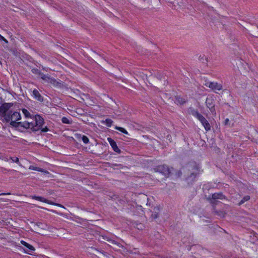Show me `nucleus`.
<instances>
[{"label": "nucleus", "mask_w": 258, "mask_h": 258, "mask_svg": "<svg viewBox=\"0 0 258 258\" xmlns=\"http://www.w3.org/2000/svg\"><path fill=\"white\" fill-rule=\"evenodd\" d=\"M82 140L85 144H88L89 142V140L88 138L85 135H83L82 137Z\"/></svg>", "instance_id": "26"}, {"label": "nucleus", "mask_w": 258, "mask_h": 258, "mask_svg": "<svg viewBox=\"0 0 258 258\" xmlns=\"http://www.w3.org/2000/svg\"><path fill=\"white\" fill-rule=\"evenodd\" d=\"M40 76H41V78H42V79H43L44 80H46V78H48V77L42 72Z\"/></svg>", "instance_id": "30"}, {"label": "nucleus", "mask_w": 258, "mask_h": 258, "mask_svg": "<svg viewBox=\"0 0 258 258\" xmlns=\"http://www.w3.org/2000/svg\"><path fill=\"white\" fill-rule=\"evenodd\" d=\"M158 217H159L158 214V213H153V214H152V215H151V217H152V219H157Z\"/></svg>", "instance_id": "29"}, {"label": "nucleus", "mask_w": 258, "mask_h": 258, "mask_svg": "<svg viewBox=\"0 0 258 258\" xmlns=\"http://www.w3.org/2000/svg\"><path fill=\"white\" fill-rule=\"evenodd\" d=\"M21 116L20 113L17 111L13 112L12 110H10L8 112V115L6 116L3 121H5L6 122H9L10 121V125L12 126V122H17V121L21 119Z\"/></svg>", "instance_id": "2"}, {"label": "nucleus", "mask_w": 258, "mask_h": 258, "mask_svg": "<svg viewBox=\"0 0 258 258\" xmlns=\"http://www.w3.org/2000/svg\"><path fill=\"white\" fill-rule=\"evenodd\" d=\"M22 111L26 118H34V116L32 115L27 109L25 108H23L22 109Z\"/></svg>", "instance_id": "17"}, {"label": "nucleus", "mask_w": 258, "mask_h": 258, "mask_svg": "<svg viewBox=\"0 0 258 258\" xmlns=\"http://www.w3.org/2000/svg\"><path fill=\"white\" fill-rule=\"evenodd\" d=\"M32 199L38 200V201L42 202L47 203V204H49L55 205H57V206H59V207H62V206H61L60 204H54L53 203L50 202L49 200H47V199H46L44 198H43L42 197H39V196H32Z\"/></svg>", "instance_id": "11"}, {"label": "nucleus", "mask_w": 258, "mask_h": 258, "mask_svg": "<svg viewBox=\"0 0 258 258\" xmlns=\"http://www.w3.org/2000/svg\"><path fill=\"white\" fill-rule=\"evenodd\" d=\"M42 133H46L49 131L48 128L47 126H45L44 127H41V128L40 129Z\"/></svg>", "instance_id": "27"}, {"label": "nucleus", "mask_w": 258, "mask_h": 258, "mask_svg": "<svg viewBox=\"0 0 258 258\" xmlns=\"http://www.w3.org/2000/svg\"><path fill=\"white\" fill-rule=\"evenodd\" d=\"M109 239H110V238H106V240H107V241H108V242H109Z\"/></svg>", "instance_id": "37"}, {"label": "nucleus", "mask_w": 258, "mask_h": 258, "mask_svg": "<svg viewBox=\"0 0 258 258\" xmlns=\"http://www.w3.org/2000/svg\"><path fill=\"white\" fill-rule=\"evenodd\" d=\"M114 166H120V167L122 166V165H121V164H115L114 165Z\"/></svg>", "instance_id": "36"}, {"label": "nucleus", "mask_w": 258, "mask_h": 258, "mask_svg": "<svg viewBox=\"0 0 258 258\" xmlns=\"http://www.w3.org/2000/svg\"><path fill=\"white\" fill-rule=\"evenodd\" d=\"M205 85L209 87L211 90L215 93H217V91H220L222 89V85L217 82H208L205 84Z\"/></svg>", "instance_id": "7"}, {"label": "nucleus", "mask_w": 258, "mask_h": 258, "mask_svg": "<svg viewBox=\"0 0 258 258\" xmlns=\"http://www.w3.org/2000/svg\"><path fill=\"white\" fill-rule=\"evenodd\" d=\"M214 212L215 213V214L218 216L219 217L222 218V217H224L225 216V213L222 211H217V210H214Z\"/></svg>", "instance_id": "19"}, {"label": "nucleus", "mask_w": 258, "mask_h": 258, "mask_svg": "<svg viewBox=\"0 0 258 258\" xmlns=\"http://www.w3.org/2000/svg\"><path fill=\"white\" fill-rule=\"evenodd\" d=\"M206 104L207 107L209 109L211 112L215 115L216 110L215 108V101L213 97H208L206 100Z\"/></svg>", "instance_id": "6"}, {"label": "nucleus", "mask_w": 258, "mask_h": 258, "mask_svg": "<svg viewBox=\"0 0 258 258\" xmlns=\"http://www.w3.org/2000/svg\"><path fill=\"white\" fill-rule=\"evenodd\" d=\"M105 122L107 126L110 127L112 125L113 121L110 118H107L105 119Z\"/></svg>", "instance_id": "20"}, {"label": "nucleus", "mask_w": 258, "mask_h": 258, "mask_svg": "<svg viewBox=\"0 0 258 258\" xmlns=\"http://www.w3.org/2000/svg\"><path fill=\"white\" fill-rule=\"evenodd\" d=\"M37 225L38 227H39L41 228L42 229H44V227H43L44 225H43V223H37Z\"/></svg>", "instance_id": "32"}, {"label": "nucleus", "mask_w": 258, "mask_h": 258, "mask_svg": "<svg viewBox=\"0 0 258 258\" xmlns=\"http://www.w3.org/2000/svg\"><path fill=\"white\" fill-rule=\"evenodd\" d=\"M11 159L14 162H16V163H19V158H17V157H11Z\"/></svg>", "instance_id": "28"}, {"label": "nucleus", "mask_w": 258, "mask_h": 258, "mask_svg": "<svg viewBox=\"0 0 258 258\" xmlns=\"http://www.w3.org/2000/svg\"><path fill=\"white\" fill-rule=\"evenodd\" d=\"M211 199L214 200H215L217 199L222 200L223 199H225V196L223 195V194L222 192L214 193L212 195Z\"/></svg>", "instance_id": "15"}, {"label": "nucleus", "mask_w": 258, "mask_h": 258, "mask_svg": "<svg viewBox=\"0 0 258 258\" xmlns=\"http://www.w3.org/2000/svg\"><path fill=\"white\" fill-rule=\"evenodd\" d=\"M250 200V196H244L242 199L239 202L238 204V206H240L244 204L245 202L248 201Z\"/></svg>", "instance_id": "18"}, {"label": "nucleus", "mask_w": 258, "mask_h": 258, "mask_svg": "<svg viewBox=\"0 0 258 258\" xmlns=\"http://www.w3.org/2000/svg\"><path fill=\"white\" fill-rule=\"evenodd\" d=\"M229 122V120L228 118H226V119H225V120H224V124L225 125L228 124Z\"/></svg>", "instance_id": "33"}, {"label": "nucleus", "mask_w": 258, "mask_h": 258, "mask_svg": "<svg viewBox=\"0 0 258 258\" xmlns=\"http://www.w3.org/2000/svg\"><path fill=\"white\" fill-rule=\"evenodd\" d=\"M11 195L10 192H7V193H2L0 194V195Z\"/></svg>", "instance_id": "35"}, {"label": "nucleus", "mask_w": 258, "mask_h": 258, "mask_svg": "<svg viewBox=\"0 0 258 258\" xmlns=\"http://www.w3.org/2000/svg\"><path fill=\"white\" fill-rule=\"evenodd\" d=\"M21 243L28 249V250H24L25 253L30 254V252L34 251L35 250V248L32 245L24 240H21Z\"/></svg>", "instance_id": "12"}, {"label": "nucleus", "mask_w": 258, "mask_h": 258, "mask_svg": "<svg viewBox=\"0 0 258 258\" xmlns=\"http://www.w3.org/2000/svg\"><path fill=\"white\" fill-rule=\"evenodd\" d=\"M115 129H116L117 130L126 134V135H128V133L127 132L123 127H119V126H116L115 127Z\"/></svg>", "instance_id": "21"}, {"label": "nucleus", "mask_w": 258, "mask_h": 258, "mask_svg": "<svg viewBox=\"0 0 258 258\" xmlns=\"http://www.w3.org/2000/svg\"><path fill=\"white\" fill-rule=\"evenodd\" d=\"M257 28H258V26H257Z\"/></svg>", "instance_id": "38"}, {"label": "nucleus", "mask_w": 258, "mask_h": 258, "mask_svg": "<svg viewBox=\"0 0 258 258\" xmlns=\"http://www.w3.org/2000/svg\"><path fill=\"white\" fill-rule=\"evenodd\" d=\"M35 121V126H32L31 127V130L33 132H36L40 130L41 128V127L44 123V120L43 118L39 114H36L34 116V118Z\"/></svg>", "instance_id": "3"}, {"label": "nucleus", "mask_w": 258, "mask_h": 258, "mask_svg": "<svg viewBox=\"0 0 258 258\" xmlns=\"http://www.w3.org/2000/svg\"><path fill=\"white\" fill-rule=\"evenodd\" d=\"M29 124H30V128L31 129V127H32V126H35L34 124L31 122H29Z\"/></svg>", "instance_id": "34"}, {"label": "nucleus", "mask_w": 258, "mask_h": 258, "mask_svg": "<svg viewBox=\"0 0 258 258\" xmlns=\"http://www.w3.org/2000/svg\"><path fill=\"white\" fill-rule=\"evenodd\" d=\"M13 105L12 103H4L0 106V115L3 119L8 115L9 110Z\"/></svg>", "instance_id": "5"}, {"label": "nucleus", "mask_w": 258, "mask_h": 258, "mask_svg": "<svg viewBox=\"0 0 258 258\" xmlns=\"http://www.w3.org/2000/svg\"><path fill=\"white\" fill-rule=\"evenodd\" d=\"M62 123L65 124H71V121L66 117H63L61 119Z\"/></svg>", "instance_id": "22"}, {"label": "nucleus", "mask_w": 258, "mask_h": 258, "mask_svg": "<svg viewBox=\"0 0 258 258\" xmlns=\"http://www.w3.org/2000/svg\"><path fill=\"white\" fill-rule=\"evenodd\" d=\"M189 111L191 114L198 119L206 131H209L211 130V125L208 121L197 110L190 107L189 109Z\"/></svg>", "instance_id": "1"}, {"label": "nucleus", "mask_w": 258, "mask_h": 258, "mask_svg": "<svg viewBox=\"0 0 258 258\" xmlns=\"http://www.w3.org/2000/svg\"><path fill=\"white\" fill-rule=\"evenodd\" d=\"M31 72L35 74H37L38 75H40L41 74V72H40L38 69L36 68H33L32 69Z\"/></svg>", "instance_id": "24"}, {"label": "nucleus", "mask_w": 258, "mask_h": 258, "mask_svg": "<svg viewBox=\"0 0 258 258\" xmlns=\"http://www.w3.org/2000/svg\"><path fill=\"white\" fill-rule=\"evenodd\" d=\"M107 141L114 152L118 154L121 153V150L118 148L116 143L112 138H108Z\"/></svg>", "instance_id": "10"}, {"label": "nucleus", "mask_w": 258, "mask_h": 258, "mask_svg": "<svg viewBox=\"0 0 258 258\" xmlns=\"http://www.w3.org/2000/svg\"><path fill=\"white\" fill-rule=\"evenodd\" d=\"M109 242L110 243L112 244L116 245H117V246H118L119 247H120L121 246V245L119 243H118V242H117L115 241V240H112V239H109Z\"/></svg>", "instance_id": "25"}, {"label": "nucleus", "mask_w": 258, "mask_h": 258, "mask_svg": "<svg viewBox=\"0 0 258 258\" xmlns=\"http://www.w3.org/2000/svg\"><path fill=\"white\" fill-rule=\"evenodd\" d=\"M188 170L190 171H196L197 172H200V167L196 162H190L187 165Z\"/></svg>", "instance_id": "9"}, {"label": "nucleus", "mask_w": 258, "mask_h": 258, "mask_svg": "<svg viewBox=\"0 0 258 258\" xmlns=\"http://www.w3.org/2000/svg\"><path fill=\"white\" fill-rule=\"evenodd\" d=\"M207 59L208 58L205 55H200L199 57V59L203 63H206L208 61Z\"/></svg>", "instance_id": "23"}, {"label": "nucleus", "mask_w": 258, "mask_h": 258, "mask_svg": "<svg viewBox=\"0 0 258 258\" xmlns=\"http://www.w3.org/2000/svg\"><path fill=\"white\" fill-rule=\"evenodd\" d=\"M175 102L177 104H179L180 105H183V104H184L186 102V101H185V99H184L183 98H182L179 96H176V98H175Z\"/></svg>", "instance_id": "16"}, {"label": "nucleus", "mask_w": 258, "mask_h": 258, "mask_svg": "<svg viewBox=\"0 0 258 258\" xmlns=\"http://www.w3.org/2000/svg\"><path fill=\"white\" fill-rule=\"evenodd\" d=\"M0 40H2V41H5L6 43H8V41H7V39H6L3 36H2L1 34H0Z\"/></svg>", "instance_id": "31"}, {"label": "nucleus", "mask_w": 258, "mask_h": 258, "mask_svg": "<svg viewBox=\"0 0 258 258\" xmlns=\"http://www.w3.org/2000/svg\"><path fill=\"white\" fill-rule=\"evenodd\" d=\"M33 95L34 98L39 102H43L44 100L43 97L40 94L39 91L35 89L33 91Z\"/></svg>", "instance_id": "13"}, {"label": "nucleus", "mask_w": 258, "mask_h": 258, "mask_svg": "<svg viewBox=\"0 0 258 258\" xmlns=\"http://www.w3.org/2000/svg\"><path fill=\"white\" fill-rule=\"evenodd\" d=\"M156 172H159L165 176H168L170 173L169 167L166 165H160L154 168Z\"/></svg>", "instance_id": "4"}, {"label": "nucleus", "mask_w": 258, "mask_h": 258, "mask_svg": "<svg viewBox=\"0 0 258 258\" xmlns=\"http://www.w3.org/2000/svg\"><path fill=\"white\" fill-rule=\"evenodd\" d=\"M199 174V172H196L195 171H194L191 172L190 174L186 177V180L188 183L190 182L191 183H192L193 182L195 181L197 176Z\"/></svg>", "instance_id": "14"}, {"label": "nucleus", "mask_w": 258, "mask_h": 258, "mask_svg": "<svg viewBox=\"0 0 258 258\" xmlns=\"http://www.w3.org/2000/svg\"><path fill=\"white\" fill-rule=\"evenodd\" d=\"M30 124L28 121L24 122H12V126L15 128H18L20 127H23L25 129H28L30 128Z\"/></svg>", "instance_id": "8"}]
</instances>
